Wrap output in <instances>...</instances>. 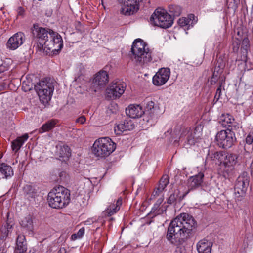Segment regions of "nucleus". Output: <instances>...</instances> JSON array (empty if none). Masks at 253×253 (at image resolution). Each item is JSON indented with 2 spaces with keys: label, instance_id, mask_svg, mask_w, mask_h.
Wrapping results in <instances>:
<instances>
[{
  "label": "nucleus",
  "instance_id": "obj_46",
  "mask_svg": "<svg viewBox=\"0 0 253 253\" xmlns=\"http://www.w3.org/2000/svg\"><path fill=\"white\" fill-rule=\"evenodd\" d=\"M189 191V190L188 191H187L186 192H185L184 194H183L182 195V196H181V195L179 196L180 200L183 199L185 197V196L188 193Z\"/></svg>",
  "mask_w": 253,
  "mask_h": 253
},
{
  "label": "nucleus",
  "instance_id": "obj_40",
  "mask_svg": "<svg viewBox=\"0 0 253 253\" xmlns=\"http://www.w3.org/2000/svg\"><path fill=\"white\" fill-rule=\"evenodd\" d=\"M220 74L216 73V72H213L212 76L211 79V84H214L218 81Z\"/></svg>",
  "mask_w": 253,
  "mask_h": 253
},
{
  "label": "nucleus",
  "instance_id": "obj_42",
  "mask_svg": "<svg viewBox=\"0 0 253 253\" xmlns=\"http://www.w3.org/2000/svg\"><path fill=\"white\" fill-rule=\"evenodd\" d=\"M221 87H222V84L219 85V86L218 87V88L216 90L214 97H215V99H216L217 100H219L221 96Z\"/></svg>",
  "mask_w": 253,
  "mask_h": 253
},
{
  "label": "nucleus",
  "instance_id": "obj_43",
  "mask_svg": "<svg viewBox=\"0 0 253 253\" xmlns=\"http://www.w3.org/2000/svg\"><path fill=\"white\" fill-rule=\"evenodd\" d=\"M163 200H164V198L163 197H161V198H159L157 200L156 203L154 204V207L153 208V210L154 209L155 210L158 209L159 208L160 205L163 202Z\"/></svg>",
  "mask_w": 253,
  "mask_h": 253
},
{
  "label": "nucleus",
  "instance_id": "obj_21",
  "mask_svg": "<svg viewBox=\"0 0 253 253\" xmlns=\"http://www.w3.org/2000/svg\"><path fill=\"white\" fill-rule=\"evenodd\" d=\"M195 18L194 15L191 14L187 17L179 18L178 24L179 26L183 28L185 31H186L193 27V25L196 23L197 21L195 20Z\"/></svg>",
  "mask_w": 253,
  "mask_h": 253
},
{
  "label": "nucleus",
  "instance_id": "obj_25",
  "mask_svg": "<svg viewBox=\"0 0 253 253\" xmlns=\"http://www.w3.org/2000/svg\"><path fill=\"white\" fill-rule=\"evenodd\" d=\"M29 138L28 134H24L21 136L18 137L16 139L11 142V148L15 153H17L22 146L25 142Z\"/></svg>",
  "mask_w": 253,
  "mask_h": 253
},
{
  "label": "nucleus",
  "instance_id": "obj_35",
  "mask_svg": "<svg viewBox=\"0 0 253 253\" xmlns=\"http://www.w3.org/2000/svg\"><path fill=\"white\" fill-rule=\"evenodd\" d=\"M179 193L178 191H174V192L169 196L167 200V203L169 204L174 203L178 197Z\"/></svg>",
  "mask_w": 253,
  "mask_h": 253
},
{
  "label": "nucleus",
  "instance_id": "obj_13",
  "mask_svg": "<svg viewBox=\"0 0 253 253\" xmlns=\"http://www.w3.org/2000/svg\"><path fill=\"white\" fill-rule=\"evenodd\" d=\"M121 6V12L125 15H130L139 9V4L142 0H117Z\"/></svg>",
  "mask_w": 253,
  "mask_h": 253
},
{
  "label": "nucleus",
  "instance_id": "obj_3",
  "mask_svg": "<svg viewBox=\"0 0 253 253\" xmlns=\"http://www.w3.org/2000/svg\"><path fill=\"white\" fill-rule=\"evenodd\" d=\"M49 206L54 209H62L70 202V192L63 186L54 187L47 197Z\"/></svg>",
  "mask_w": 253,
  "mask_h": 253
},
{
  "label": "nucleus",
  "instance_id": "obj_29",
  "mask_svg": "<svg viewBox=\"0 0 253 253\" xmlns=\"http://www.w3.org/2000/svg\"><path fill=\"white\" fill-rule=\"evenodd\" d=\"M58 121L55 119H51L43 124L39 128V132L42 133L45 132L49 131L53 129L57 123Z\"/></svg>",
  "mask_w": 253,
  "mask_h": 253
},
{
  "label": "nucleus",
  "instance_id": "obj_30",
  "mask_svg": "<svg viewBox=\"0 0 253 253\" xmlns=\"http://www.w3.org/2000/svg\"><path fill=\"white\" fill-rule=\"evenodd\" d=\"M0 172L4 175V177H11L14 174L12 168L5 163L0 164Z\"/></svg>",
  "mask_w": 253,
  "mask_h": 253
},
{
  "label": "nucleus",
  "instance_id": "obj_2",
  "mask_svg": "<svg viewBox=\"0 0 253 253\" xmlns=\"http://www.w3.org/2000/svg\"><path fill=\"white\" fill-rule=\"evenodd\" d=\"M238 156L233 153L223 151H211L209 152L206 161H211L219 167V170L224 177L229 175L238 162Z\"/></svg>",
  "mask_w": 253,
  "mask_h": 253
},
{
  "label": "nucleus",
  "instance_id": "obj_7",
  "mask_svg": "<svg viewBox=\"0 0 253 253\" xmlns=\"http://www.w3.org/2000/svg\"><path fill=\"white\" fill-rule=\"evenodd\" d=\"M35 89L42 103H46L50 100L54 91L52 83L46 80L40 81L35 85Z\"/></svg>",
  "mask_w": 253,
  "mask_h": 253
},
{
  "label": "nucleus",
  "instance_id": "obj_6",
  "mask_svg": "<svg viewBox=\"0 0 253 253\" xmlns=\"http://www.w3.org/2000/svg\"><path fill=\"white\" fill-rule=\"evenodd\" d=\"M150 21L155 26L166 29L173 24L171 16L164 9H157L150 18Z\"/></svg>",
  "mask_w": 253,
  "mask_h": 253
},
{
  "label": "nucleus",
  "instance_id": "obj_19",
  "mask_svg": "<svg viewBox=\"0 0 253 253\" xmlns=\"http://www.w3.org/2000/svg\"><path fill=\"white\" fill-rule=\"evenodd\" d=\"M109 81V76L107 72L105 71L101 70L95 75L93 80L94 85L100 87L105 86Z\"/></svg>",
  "mask_w": 253,
  "mask_h": 253
},
{
  "label": "nucleus",
  "instance_id": "obj_10",
  "mask_svg": "<svg viewBox=\"0 0 253 253\" xmlns=\"http://www.w3.org/2000/svg\"><path fill=\"white\" fill-rule=\"evenodd\" d=\"M236 140L234 132L229 129L221 130L216 135L217 145L224 149L231 147Z\"/></svg>",
  "mask_w": 253,
  "mask_h": 253
},
{
  "label": "nucleus",
  "instance_id": "obj_45",
  "mask_svg": "<svg viewBox=\"0 0 253 253\" xmlns=\"http://www.w3.org/2000/svg\"><path fill=\"white\" fill-rule=\"evenodd\" d=\"M86 121V119L84 116H81L77 119L76 122L80 123L81 124H84Z\"/></svg>",
  "mask_w": 253,
  "mask_h": 253
},
{
  "label": "nucleus",
  "instance_id": "obj_31",
  "mask_svg": "<svg viewBox=\"0 0 253 253\" xmlns=\"http://www.w3.org/2000/svg\"><path fill=\"white\" fill-rule=\"evenodd\" d=\"M122 205V198H119L116 201V204H110L107 208L106 211L109 216H111L116 213L120 209Z\"/></svg>",
  "mask_w": 253,
  "mask_h": 253
},
{
  "label": "nucleus",
  "instance_id": "obj_48",
  "mask_svg": "<svg viewBox=\"0 0 253 253\" xmlns=\"http://www.w3.org/2000/svg\"><path fill=\"white\" fill-rule=\"evenodd\" d=\"M91 223H94L93 221H90L89 220H87L85 221V224L86 225H90Z\"/></svg>",
  "mask_w": 253,
  "mask_h": 253
},
{
  "label": "nucleus",
  "instance_id": "obj_12",
  "mask_svg": "<svg viewBox=\"0 0 253 253\" xmlns=\"http://www.w3.org/2000/svg\"><path fill=\"white\" fill-rule=\"evenodd\" d=\"M50 32H51V34L49 36V39L43 50L47 49L52 52L60 51L63 46L62 37L58 33L53 31Z\"/></svg>",
  "mask_w": 253,
  "mask_h": 253
},
{
  "label": "nucleus",
  "instance_id": "obj_32",
  "mask_svg": "<svg viewBox=\"0 0 253 253\" xmlns=\"http://www.w3.org/2000/svg\"><path fill=\"white\" fill-rule=\"evenodd\" d=\"M234 117L229 114H223L220 118L219 122L224 126H231L234 121Z\"/></svg>",
  "mask_w": 253,
  "mask_h": 253
},
{
  "label": "nucleus",
  "instance_id": "obj_4",
  "mask_svg": "<svg viewBox=\"0 0 253 253\" xmlns=\"http://www.w3.org/2000/svg\"><path fill=\"white\" fill-rule=\"evenodd\" d=\"M131 49L137 64L145 66L152 61L151 52L142 39H136L133 42Z\"/></svg>",
  "mask_w": 253,
  "mask_h": 253
},
{
  "label": "nucleus",
  "instance_id": "obj_23",
  "mask_svg": "<svg viewBox=\"0 0 253 253\" xmlns=\"http://www.w3.org/2000/svg\"><path fill=\"white\" fill-rule=\"evenodd\" d=\"M134 127V125L131 121H124L115 126L114 129L117 135H120L125 131L132 129Z\"/></svg>",
  "mask_w": 253,
  "mask_h": 253
},
{
  "label": "nucleus",
  "instance_id": "obj_28",
  "mask_svg": "<svg viewBox=\"0 0 253 253\" xmlns=\"http://www.w3.org/2000/svg\"><path fill=\"white\" fill-rule=\"evenodd\" d=\"M21 227L25 230L31 232L33 230V217L30 215H28L23 218L21 222Z\"/></svg>",
  "mask_w": 253,
  "mask_h": 253
},
{
  "label": "nucleus",
  "instance_id": "obj_33",
  "mask_svg": "<svg viewBox=\"0 0 253 253\" xmlns=\"http://www.w3.org/2000/svg\"><path fill=\"white\" fill-rule=\"evenodd\" d=\"M59 154L61 158H68L71 155L70 148L67 145H63L60 147Z\"/></svg>",
  "mask_w": 253,
  "mask_h": 253
},
{
  "label": "nucleus",
  "instance_id": "obj_36",
  "mask_svg": "<svg viewBox=\"0 0 253 253\" xmlns=\"http://www.w3.org/2000/svg\"><path fill=\"white\" fill-rule=\"evenodd\" d=\"M85 229L84 227L81 228L77 233L73 234L71 236V239L73 240H75L77 239L81 238L83 237L84 234Z\"/></svg>",
  "mask_w": 253,
  "mask_h": 253
},
{
  "label": "nucleus",
  "instance_id": "obj_14",
  "mask_svg": "<svg viewBox=\"0 0 253 253\" xmlns=\"http://www.w3.org/2000/svg\"><path fill=\"white\" fill-rule=\"evenodd\" d=\"M250 179L247 172H243L237 178L234 190L235 194H239V196L243 197L245 195L249 185Z\"/></svg>",
  "mask_w": 253,
  "mask_h": 253
},
{
  "label": "nucleus",
  "instance_id": "obj_11",
  "mask_svg": "<svg viewBox=\"0 0 253 253\" xmlns=\"http://www.w3.org/2000/svg\"><path fill=\"white\" fill-rule=\"evenodd\" d=\"M202 132L199 127L196 126L194 129H186L181 134L180 140L184 141L185 145L192 146L195 145L200 139Z\"/></svg>",
  "mask_w": 253,
  "mask_h": 253
},
{
  "label": "nucleus",
  "instance_id": "obj_49",
  "mask_svg": "<svg viewBox=\"0 0 253 253\" xmlns=\"http://www.w3.org/2000/svg\"><path fill=\"white\" fill-rule=\"evenodd\" d=\"M99 228H100V227H97L96 228L95 231H97Z\"/></svg>",
  "mask_w": 253,
  "mask_h": 253
},
{
  "label": "nucleus",
  "instance_id": "obj_37",
  "mask_svg": "<svg viewBox=\"0 0 253 253\" xmlns=\"http://www.w3.org/2000/svg\"><path fill=\"white\" fill-rule=\"evenodd\" d=\"M224 67V64L221 62L219 63L218 61L217 63L216 64V65H215V66L214 67L213 72H216V73L221 74L223 72Z\"/></svg>",
  "mask_w": 253,
  "mask_h": 253
},
{
  "label": "nucleus",
  "instance_id": "obj_41",
  "mask_svg": "<svg viewBox=\"0 0 253 253\" xmlns=\"http://www.w3.org/2000/svg\"><path fill=\"white\" fill-rule=\"evenodd\" d=\"M1 232L2 237L4 238H6L8 236L11 230L7 229L5 226H2L1 228Z\"/></svg>",
  "mask_w": 253,
  "mask_h": 253
},
{
  "label": "nucleus",
  "instance_id": "obj_26",
  "mask_svg": "<svg viewBox=\"0 0 253 253\" xmlns=\"http://www.w3.org/2000/svg\"><path fill=\"white\" fill-rule=\"evenodd\" d=\"M24 195L29 201L34 199L37 196V190L31 185H25L23 188Z\"/></svg>",
  "mask_w": 253,
  "mask_h": 253
},
{
  "label": "nucleus",
  "instance_id": "obj_44",
  "mask_svg": "<svg viewBox=\"0 0 253 253\" xmlns=\"http://www.w3.org/2000/svg\"><path fill=\"white\" fill-rule=\"evenodd\" d=\"M18 15L19 16H23L25 13V10L22 7H18L17 10Z\"/></svg>",
  "mask_w": 253,
  "mask_h": 253
},
{
  "label": "nucleus",
  "instance_id": "obj_8",
  "mask_svg": "<svg viewBox=\"0 0 253 253\" xmlns=\"http://www.w3.org/2000/svg\"><path fill=\"white\" fill-rule=\"evenodd\" d=\"M52 31L51 29L40 27L38 24H33L32 33L34 40L37 42L39 49H43L49 39V36L51 34L50 32Z\"/></svg>",
  "mask_w": 253,
  "mask_h": 253
},
{
  "label": "nucleus",
  "instance_id": "obj_1",
  "mask_svg": "<svg viewBox=\"0 0 253 253\" xmlns=\"http://www.w3.org/2000/svg\"><path fill=\"white\" fill-rule=\"evenodd\" d=\"M196 225V221L192 215L187 213H182L170 222L166 238L170 243L178 247L189 238Z\"/></svg>",
  "mask_w": 253,
  "mask_h": 253
},
{
  "label": "nucleus",
  "instance_id": "obj_15",
  "mask_svg": "<svg viewBox=\"0 0 253 253\" xmlns=\"http://www.w3.org/2000/svg\"><path fill=\"white\" fill-rule=\"evenodd\" d=\"M170 69L168 68H162L156 73L153 77V83L157 86L164 85L169 78Z\"/></svg>",
  "mask_w": 253,
  "mask_h": 253
},
{
  "label": "nucleus",
  "instance_id": "obj_24",
  "mask_svg": "<svg viewBox=\"0 0 253 253\" xmlns=\"http://www.w3.org/2000/svg\"><path fill=\"white\" fill-rule=\"evenodd\" d=\"M204 174L202 172L191 177L188 180V187L190 189L196 188L200 186L203 182Z\"/></svg>",
  "mask_w": 253,
  "mask_h": 253
},
{
  "label": "nucleus",
  "instance_id": "obj_20",
  "mask_svg": "<svg viewBox=\"0 0 253 253\" xmlns=\"http://www.w3.org/2000/svg\"><path fill=\"white\" fill-rule=\"evenodd\" d=\"M213 243L207 239L200 240L196 244V248L198 253H211Z\"/></svg>",
  "mask_w": 253,
  "mask_h": 253
},
{
  "label": "nucleus",
  "instance_id": "obj_34",
  "mask_svg": "<svg viewBox=\"0 0 253 253\" xmlns=\"http://www.w3.org/2000/svg\"><path fill=\"white\" fill-rule=\"evenodd\" d=\"M169 11L173 16H179L181 13V8L177 5L171 6L169 7Z\"/></svg>",
  "mask_w": 253,
  "mask_h": 253
},
{
  "label": "nucleus",
  "instance_id": "obj_18",
  "mask_svg": "<svg viewBox=\"0 0 253 253\" xmlns=\"http://www.w3.org/2000/svg\"><path fill=\"white\" fill-rule=\"evenodd\" d=\"M126 112L127 116L133 119L139 118L144 113L142 107L138 104H130L126 109Z\"/></svg>",
  "mask_w": 253,
  "mask_h": 253
},
{
  "label": "nucleus",
  "instance_id": "obj_22",
  "mask_svg": "<svg viewBox=\"0 0 253 253\" xmlns=\"http://www.w3.org/2000/svg\"><path fill=\"white\" fill-rule=\"evenodd\" d=\"M27 245L25 236L19 235L16 239L14 253H27Z\"/></svg>",
  "mask_w": 253,
  "mask_h": 253
},
{
  "label": "nucleus",
  "instance_id": "obj_27",
  "mask_svg": "<svg viewBox=\"0 0 253 253\" xmlns=\"http://www.w3.org/2000/svg\"><path fill=\"white\" fill-rule=\"evenodd\" d=\"M169 183V177L168 175H164L161 178L158 187L153 193L154 196L159 195V194L163 192V191L166 187L167 185Z\"/></svg>",
  "mask_w": 253,
  "mask_h": 253
},
{
  "label": "nucleus",
  "instance_id": "obj_16",
  "mask_svg": "<svg viewBox=\"0 0 253 253\" xmlns=\"http://www.w3.org/2000/svg\"><path fill=\"white\" fill-rule=\"evenodd\" d=\"M25 41V34L21 32H17L8 39L6 46L10 50H15L23 44Z\"/></svg>",
  "mask_w": 253,
  "mask_h": 253
},
{
  "label": "nucleus",
  "instance_id": "obj_9",
  "mask_svg": "<svg viewBox=\"0 0 253 253\" xmlns=\"http://www.w3.org/2000/svg\"><path fill=\"white\" fill-rule=\"evenodd\" d=\"M143 120L152 126L156 122L159 116L162 114L158 104L154 101L147 99L145 101Z\"/></svg>",
  "mask_w": 253,
  "mask_h": 253
},
{
  "label": "nucleus",
  "instance_id": "obj_38",
  "mask_svg": "<svg viewBox=\"0 0 253 253\" xmlns=\"http://www.w3.org/2000/svg\"><path fill=\"white\" fill-rule=\"evenodd\" d=\"M246 142L247 144H253V129L249 132L246 138Z\"/></svg>",
  "mask_w": 253,
  "mask_h": 253
},
{
  "label": "nucleus",
  "instance_id": "obj_39",
  "mask_svg": "<svg viewBox=\"0 0 253 253\" xmlns=\"http://www.w3.org/2000/svg\"><path fill=\"white\" fill-rule=\"evenodd\" d=\"M9 215L7 214V220L5 224L2 225L3 226H5L7 229L11 230L13 226L14 225V223L12 219L8 218Z\"/></svg>",
  "mask_w": 253,
  "mask_h": 253
},
{
  "label": "nucleus",
  "instance_id": "obj_17",
  "mask_svg": "<svg viewBox=\"0 0 253 253\" xmlns=\"http://www.w3.org/2000/svg\"><path fill=\"white\" fill-rule=\"evenodd\" d=\"M126 88L124 83H116L110 85L107 93L110 97H120L124 92Z\"/></svg>",
  "mask_w": 253,
  "mask_h": 253
},
{
  "label": "nucleus",
  "instance_id": "obj_47",
  "mask_svg": "<svg viewBox=\"0 0 253 253\" xmlns=\"http://www.w3.org/2000/svg\"><path fill=\"white\" fill-rule=\"evenodd\" d=\"M66 253V250L64 248H60L59 251H58V253Z\"/></svg>",
  "mask_w": 253,
  "mask_h": 253
},
{
  "label": "nucleus",
  "instance_id": "obj_5",
  "mask_svg": "<svg viewBox=\"0 0 253 253\" xmlns=\"http://www.w3.org/2000/svg\"><path fill=\"white\" fill-rule=\"evenodd\" d=\"M116 148V144L109 137L100 138L96 140L92 146V153L99 157L109 156Z\"/></svg>",
  "mask_w": 253,
  "mask_h": 253
}]
</instances>
